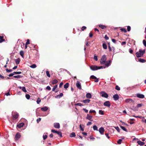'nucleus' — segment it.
Masks as SVG:
<instances>
[{"mask_svg":"<svg viewBox=\"0 0 146 146\" xmlns=\"http://www.w3.org/2000/svg\"><path fill=\"white\" fill-rule=\"evenodd\" d=\"M129 52L130 53H131V54H132L133 52V50H132L131 49H129Z\"/></svg>","mask_w":146,"mask_h":146,"instance_id":"obj_64","label":"nucleus"},{"mask_svg":"<svg viewBox=\"0 0 146 146\" xmlns=\"http://www.w3.org/2000/svg\"><path fill=\"white\" fill-rule=\"evenodd\" d=\"M63 84V83L62 82H61L59 85V87L61 88Z\"/></svg>","mask_w":146,"mask_h":146,"instance_id":"obj_63","label":"nucleus"},{"mask_svg":"<svg viewBox=\"0 0 146 146\" xmlns=\"http://www.w3.org/2000/svg\"><path fill=\"white\" fill-rule=\"evenodd\" d=\"M122 141V140L121 139H119L117 141V143L119 144H121V142Z\"/></svg>","mask_w":146,"mask_h":146,"instance_id":"obj_42","label":"nucleus"},{"mask_svg":"<svg viewBox=\"0 0 146 146\" xmlns=\"http://www.w3.org/2000/svg\"><path fill=\"white\" fill-rule=\"evenodd\" d=\"M86 97L87 98L90 99L92 97V95L90 93H88L86 94Z\"/></svg>","mask_w":146,"mask_h":146,"instance_id":"obj_14","label":"nucleus"},{"mask_svg":"<svg viewBox=\"0 0 146 146\" xmlns=\"http://www.w3.org/2000/svg\"><path fill=\"white\" fill-rule=\"evenodd\" d=\"M90 69L91 70H95L99 69L98 66H92L90 67Z\"/></svg>","mask_w":146,"mask_h":146,"instance_id":"obj_7","label":"nucleus"},{"mask_svg":"<svg viewBox=\"0 0 146 146\" xmlns=\"http://www.w3.org/2000/svg\"><path fill=\"white\" fill-rule=\"evenodd\" d=\"M20 59L19 58H18L17 59H16L15 60V62L16 64H19L20 62Z\"/></svg>","mask_w":146,"mask_h":146,"instance_id":"obj_25","label":"nucleus"},{"mask_svg":"<svg viewBox=\"0 0 146 146\" xmlns=\"http://www.w3.org/2000/svg\"><path fill=\"white\" fill-rule=\"evenodd\" d=\"M90 113H96V112L94 110H90L89 111Z\"/></svg>","mask_w":146,"mask_h":146,"instance_id":"obj_49","label":"nucleus"},{"mask_svg":"<svg viewBox=\"0 0 146 146\" xmlns=\"http://www.w3.org/2000/svg\"><path fill=\"white\" fill-rule=\"evenodd\" d=\"M76 134L75 133L72 132L70 135L69 136L70 137H74L76 136Z\"/></svg>","mask_w":146,"mask_h":146,"instance_id":"obj_20","label":"nucleus"},{"mask_svg":"<svg viewBox=\"0 0 146 146\" xmlns=\"http://www.w3.org/2000/svg\"><path fill=\"white\" fill-rule=\"evenodd\" d=\"M99 131L100 133L102 134H103L104 133V128H99Z\"/></svg>","mask_w":146,"mask_h":146,"instance_id":"obj_17","label":"nucleus"},{"mask_svg":"<svg viewBox=\"0 0 146 146\" xmlns=\"http://www.w3.org/2000/svg\"><path fill=\"white\" fill-rule=\"evenodd\" d=\"M20 54L22 57H24V52L23 51H21L20 52Z\"/></svg>","mask_w":146,"mask_h":146,"instance_id":"obj_31","label":"nucleus"},{"mask_svg":"<svg viewBox=\"0 0 146 146\" xmlns=\"http://www.w3.org/2000/svg\"><path fill=\"white\" fill-rule=\"evenodd\" d=\"M63 94L62 93H61L59 95L56 96V97H59V98L62 97L63 96Z\"/></svg>","mask_w":146,"mask_h":146,"instance_id":"obj_37","label":"nucleus"},{"mask_svg":"<svg viewBox=\"0 0 146 146\" xmlns=\"http://www.w3.org/2000/svg\"><path fill=\"white\" fill-rule=\"evenodd\" d=\"M25 97H26V98H27V99H29V98L30 97V96L28 94H26L25 95Z\"/></svg>","mask_w":146,"mask_h":146,"instance_id":"obj_41","label":"nucleus"},{"mask_svg":"<svg viewBox=\"0 0 146 146\" xmlns=\"http://www.w3.org/2000/svg\"><path fill=\"white\" fill-rule=\"evenodd\" d=\"M131 30V27L129 26H128L127 27V30L128 31H129Z\"/></svg>","mask_w":146,"mask_h":146,"instance_id":"obj_56","label":"nucleus"},{"mask_svg":"<svg viewBox=\"0 0 146 146\" xmlns=\"http://www.w3.org/2000/svg\"><path fill=\"white\" fill-rule=\"evenodd\" d=\"M99 26L102 29H104L106 27V26L102 25H99Z\"/></svg>","mask_w":146,"mask_h":146,"instance_id":"obj_23","label":"nucleus"},{"mask_svg":"<svg viewBox=\"0 0 146 146\" xmlns=\"http://www.w3.org/2000/svg\"><path fill=\"white\" fill-rule=\"evenodd\" d=\"M99 113L101 115H104V111L102 110H99Z\"/></svg>","mask_w":146,"mask_h":146,"instance_id":"obj_29","label":"nucleus"},{"mask_svg":"<svg viewBox=\"0 0 146 146\" xmlns=\"http://www.w3.org/2000/svg\"><path fill=\"white\" fill-rule=\"evenodd\" d=\"M101 96L105 98H107L108 97V95L106 92H101L100 93Z\"/></svg>","mask_w":146,"mask_h":146,"instance_id":"obj_4","label":"nucleus"},{"mask_svg":"<svg viewBox=\"0 0 146 146\" xmlns=\"http://www.w3.org/2000/svg\"><path fill=\"white\" fill-rule=\"evenodd\" d=\"M137 143H138V144L139 145H143L145 144L144 142H143L141 141H139V140L138 141H137Z\"/></svg>","mask_w":146,"mask_h":146,"instance_id":"obj_15","label":"nucleus"},{"mask_svg":"<svg viewBox=\"0 0 146 146\" xmlns=\"http://www.w3.org/2000/svg\"><path fill=\"white\" fill-rule=\"evenodd\" d=\"M136 56L137 57H140L142 55L139 52H137L136 53Z\"/></svg>","mask_w":146,"mask_h":146,"instance_id":"obj_24","label":"nucleus"},{"mask_svg":"<svg viewBox=\"0 0 146 146\" xmlns=\"http://www.w3.org/2000/svg\"><path fill=\"white\" fill-rule=\"evenodd\" d=\"M22 90L24 92H26L27 91L26 90V88L25 87H23L22 88Z\"/></svg>","mask_w":146,"mask_h":146,"instance_id":"obj_36","label":"nucleus"},{"mask_svg":"<svg viewBox=\"0 0 146 146\" xmlns=\"http://www.w3.org/2000/svg\"><path fill=\"white\" fill-rule=\"evenodd\" d=\"M139 53L140 54H141V55H142L144 54L145 53V50H142L140 49L139 51Z\"/></svg>","mask_w":146,"mask_h":146,"instance_id":"obj_21","label":"nucleus"},{"mask_svg":"<svg viewBox=\"0 0 146 146\" xmlns=\"http://www.w3.org/2000/svg\"><path fill=\"white\" fill-rule=\"evenodd\" d=\"M75 106H83V105L80 103H78L75 104Z\"/></svg>","mask_w":146,"mask_h":146,"instance_id":"obj_46","label":"nucleus"},{"mask_svg":"<svg viewBox=\"0 0 146 146\" xmlns=\"http://www.w3.org/2000/svg\"><path fill=\"white\" fill-rule=\"evenodd\" d=\"M142 106L141 104H138L137 105V107L138 108L141 107Z\"/></svg>","mask_w":146,"mask_h":146,"instance_id":"obj_53","label":"nucleus"},{"mask_svg":"<svg viewBox=\"0 0 146 146\" xmlns=\"http://www.w3.org/2000/svg\"><path fill=\"white\" fill-rule=\"evenodd\" d=\"M82 134L84 136H86L87 135V133L85 132H82Z\"/></svg>","mask_w":146,"mask_h":146,"instance_id":"obj_62","label":"nucleus"},{"mask_svg":"<svg viewBox=\"0 0 146 146\" xmlns=\"http://www.w3.org/2000/svg\"><path fill=\"white\" fill-rule=\"evenodd\" d=\"M21 73V72H14V74H20Z\"/></svg>","mask_w":146,"mask_h":146,"instance_id":"obj_39","label":"nucleus"},{"mask_svg":"<svg viewBox=\"0 0 146 146\" xmlns=\"http://www.w3.org/2000/svg\"><path fill=\"white\" fill-rule=\"evenodd\" d=\"M90 78L92 79H96V77L94 75H92L90 76Z\"/></svg>","mask_w":146,"mask_h":146,"instance_id":"obj_52","label":"nucleus"},{"mask_svg":"<svg viewBox=\"0 0 146 146\" xmlns=\"http://www.w3.org/2000/svg\"><path fill=\"white\" fill-rule=\"evenodd\" d=\"M4 40L3 39V36H0V43L2 42Z\"/></svg>","mask_w":146,"mask_h":146,"instance_id":"obj_27","label":"nucleus"},{"mask_svg":"<svg viewBox=\"0 0 146 146\" xmlns=\"http://www.w3.org/2000/svg\"><path fill=\"white\" fill-rule=\"evenodd\" d=\"M139 61L141 62H146V60L140 58L139 60Z\"/></svg>","mask_w":146,"mask_h":146,"instance_id":"obj_33","label":"nucleus"},{"mask_svg":"<svg viewBox=\"0 0 146 146\" xmlns=\"http://www.w3.org/2000/svg\"><path fill=\"white\" fill-rule=\"evenodd\" d=\"M113 98L116 101L119 99V96L117 94H116L113 96Z\"/></svg>","mask_w":146,"mask_h":146,"instance_id":"obj_10","label":"nucleus"},{"mask_svg":"<svg viewBox=\"0 0 146 146\" xmlns=\"http://www.w3.org/2000/svg\"><path fill=\"white\" fill-rule=\"evenodd\" d=\"M90 101V100L89 99H86L83 101V102L84 103H89Z\"/></svg>","mask_w":146,"mask_h":146,"instance_id":"obj_22","label":"nucleus"},{"mask_svg":"<svg viewBox=\"0 0 146 146\" xmlns=\"http://www.w3.org/2000/svg\"><path fill=\"white\" fill-rule=\"evenodd\" d=\"M24 125V123H22L17 125V126L18 128H21V127H23Z\"/></svg>","mask_w":146,"mask_h":146,"instance_id":"obj_13","label":"nucleus"},{"mask_svg":"<svg viewBox=\"0 0 146 146\" xmlns=\"http://www.w3.org/2000/svg\"><path fill=\"white\" fill-rule=\"evenodd\" d=\"M133 110L135 111H137L138 110V108L137 107L133 108Z\"/></svg>","mask_w":146,"mask_h":146,"instance_id":"obj_48","label":"nucleus"},{"mask_svg":"<svg viewBox=\"0 0 146 146\" xmlns=\"http://www.w3.org/2000/svg\"><path fill=\"white\" fill-rule=\"evenodd\" d=\"M57 86H58L57 85H56L52 89V91H55V90L56 89L57 87Z\"/></svg>","mask_w":146,"mask_h":146,"instance_id":"obj_40","label":"nucleus"},{"mask_svg":"<svg viewBox=\"0 0 146 146\" xmlns=\"http://www.w3.org/2000/svg\"><path fill=\"white\" fill-rule=\"evenodd\" d=\"M77 87L79 89L81 90L82 89L81 83L79 81H77L76 84Z\"/></svg>","mask_w":146,"mask_h":146,"instance_id":"obj_6","label":"nucleus"},{"mask_svg":"<svg viewBox=\"0 0 146 146\" xmlns=\"http://www.w3.org/2000/svg\"><path fill=\"white\" fill-rule=\"evenodd\" d=\"M125 102L127 103H128V102L131 103V102H133V101L131 99H126L125 100Z\"/></svg>","mask_w":146,"mask_h":146,"instance_id":"obj_16","label":"nucleus"},{"mask_svg":"<svg viewBox=\"0 0 146 146\" xmlns=\"http://www.w3.org/2000/svg\"><path fill=\"white\" fill-rule=\"evenodd\" d=\"M106 62V63L105 64V65L106 67H108L110 65L111 63V60H109L107 61Z\"/></svg>","mask_w":146,"mask_h":146,"instance_id":"obj_11","label":"nucleus"},{"mask_svg":"<svg viewBox=\"0 0 146 146\" xmlns=\"http://www.w3.org/2000/svg\"><path fill=\"white\" fill-rule=\"evenodd\" d=\"M21 137L20 133L19 132H17L15 136V140H17L19 139Z\"/></svg>","mask_w":146,"mask_h":146,"instance_id":"obj_5","label":"nucleus"},{"mask_svg":"<svg viewBox=\"0 0 146 146\" xmlns=\"http://www.w3.org/2000/svg\"><path fill=\"white\" fill-rule=\"evenodd\" d=\"M104 106L110 107V103L109 101H106L104 102Z\"/></svg>","mask_w":146,"mask_h":146,"instance_id":"obj_8","label":"nucleus"},{"mask_svg":"<svg viewBox=\"0 0 146 146\" xmlns=\"http://www.w3.org/2000/svg\"><path fill=\"white\" fill-rule=\"evenodd\" d=\"M103 48L104 49H106L107 48V46L106 44L105 43H103L102 45Z\"/></svg>","mask_w":146,"mask_h":146,"instance_id":"obj_30","label":"nucleus"},{"mask_svg":"<svg viewBox=\"0 0 146 146\" xmlns=\"http://www.w3.org/2000/svg\"><path fill=\"white\" fill-rule=\"evenodd\" d=\"M90 138L91 139H92V140H93L94 141L95 138L93 137L92 136H90Z\"/></svg>","mask_w":146,"mask_h":146,"instance_id":"obj_58","label":"nucleus"},{"mask_svg":"<svg viewBox=\"0 0 146 146\" xmlns=\"http://www.w3.org/2000/svg\"><path fill=\"white\" fill-rule=\"evenodd\" d=\"M12 119L13 120H15L17 119L19 117V114L17 112H12Z\"/></svg>","mask_w":146,"mask_h":146,"instance_id":"obj_2","label":"nucleus"},{"mask_svg":"<svg viewBox=\"0 0 146 146\" xmlns=\"http://www.w3.org/2000/svg\"><path fill=\"white\" fill-rule=\"evenodd\" d=\"M30 44V40L29 39H27V42H26V45H28L29 44Z\"/></svg>","mask_w":146,"mask_h":146,"instance_id":"obj_54","label":"nucleus"},{"mask_svg":"<svg viewBox=\"0 0 146 146\" xmlns=\"http://www.w3.org/2000/svg\"><path fill=\"white\" fill-rule=\"evenodd\" d=\"M40 101H41V100H40V98H37V100L36 101L37 103L38 104H39L40 103Z\"/></svg>","mask_w":146,"mask_h":146,"instance_id":"obj_38","label":"nucleus"},{"mask_svg":"<svg viewBox=\"0 0 146 146\" xmlns=\"http://www.w3.org/2000/svg\"><path fill=\"white\" fill-rule=\"evenodd\" d=\"M41 110L44 111H46L48 109V108L46 106L44 107L41 108Z\"/></svg>","mask_w":146,"mask_h":146,"instance_id":"obj_19","label":"nucleus"},{"mask_svg":"<svg viewBox=\"0 0 146 146\" xmlns=\"http://www.w3.org/2000/svg\"><path fill=\"white\" fill-rule=\"evenodd\" d=\"M54 126L55 128H59L60 127L59 123H55L54 124Z\"/></svg>","mask_w":146,"mask_h":146,"instance_id":"obj_18","label":"nucleus"},{"mask_svg":"<svg viewBox=\"0 0 146 146\" xmlns=\"http://www.w3.org/2000/svg\"><path fill=\"white\" fill-rule=\"evenodd\" d=\"M115 89L117 90H120V88L118 86H116L115 87Z\"/></svg>","mask_w":146,"mask_h":146,"instance_id":"obj_47","label":"nucleus"},{"mask_svg":"<svg viewBox=\"0 0 146 146\" xmlns=\"http://www.w3.org/2000/svg\"><path fill=\"white\" fill-rule=\"evenodd\" d=\"M46 73L47 76L48 77H50V75L49 72L48 71H46Z\"/></svg>","mask_w":146,"mask_h":146,"instance_id":"obj_34","label":"nucleus"},{"mask_svg":"<svg viewBox=\"0 0 146 146\" xmlns=\"http://www.w3.org/2000/svg\"><path fill=\"white\" fill-rule=\"evenodd\" d=\"M13 77L17 78H20L22 77V76L21 75H17L14 76Z\"/></svg>","mask_w":146,"mask_h":146,"instance_id":"obj_28","label":"nucleus"},{"mask_svg":"<svg viewBox=\"0 0 146 146\" xmlns=\"http://www.w3.org/2000/svg\"><path fill=\"white\" fill-rule=\"evenodd\" d=\"M41 120V118H39L38 119H37L36 120V121L38 123L39 122H40Z\"/></svg>","mask_w":146,"mask_h":146,"instance_id":"obj_57","label":"nucleus"},{"mask_svg":"<svg viewBox=\"0 0 146 146\" xmlns=\"http://www.w3.org/2000/svg\"><path fill=\"white\" fill-rule=\"evenodd\" d=\"M136 96L137 97L139 98H143L144 97V96L142 94H137Z\"/></svg>","mask_w":146,"mask_h":146,"instance_id":"obj_12","label":"nucleus"},{"mask_svg":"<svg viewBox=\"0 0 146 146\" xmlns=\"http://www.w3.org/2000/svg\"><path fill=\"white\" fill-rule=\"evenodd\" d=\"M69 86V83H66L64 85V88L65 89H67L68 88Z\"/></svg>","mask_w":146,"mask_h":146,"instance_id":"obj_26","label":"nucleus"},{"mask_svg":"<svg viewBox=\"0 0 146 146\" xmlns=\"http://www.w3.org/2000/svg\"><path fill=\"white\" fill-rule=\"evenodd\" d=\"M32 68H35L36 67V66L35 64H33L30 66Z\"/></svg>","mask_w":146,"mask_h":146,"instance_id":"obj_35","label":"nucleus"},{"mask_svg":"<svg viewBox=\"0 0 146 146\" xmlns=\"http://www.w3.org/2000/svg\"><path fill=\"white\" fill-rule=\"evenodd\" d=\"M126 42L125 41L121 43V44L122 45H125L126 44Z\"/></svg>","mask_w":146,"mask_h":146,"instance_id":"obj_59","label":"nucleus"},{"mask_svg":"<svg viewBox=\"0 0 146 146\" xmlns=\"http://www.w3.org/2000/svg\"><path fill=\"white\" fill-rule=\"evenodd\" d=\"M86 27L85 26H83L82 27L81 29L82 31H84V30L86 29Z\"/></svg>","mask_w":146,"mask_h":146,"instance_id":"obj_55","label":"nucleus"},{"mask_svg":"<svg viewBox=\"0 0 146 146\" xmlns=\"http://www.w3.org/2000/svg\"><path fill=\"white\" fill-rule=\"evenodd\" d=\"M143 42L144 46L146 47V41L145 40H143Z\"/></svg>","mask_w":146,"mask_h":146,"instance_id":"obj_45","label":"nucleus"},{"mask_svg":"<svg viewBox=\"0 0 146 146\" xmlns=\"http://www.w3.org/2000/svg\"><path fill=\"white\" fill-rule=\"evenodd\" d=\"M104 38L106 40H108L109 38L106 35H105Z\"/></svg>","mask_w":146,"mask_h":146,"instance_id":"obj_60","label":"nucleus"},{"mask_svg":"<svg viewBox=\"0 0 146 146\" xmlns=\"http://www.w3.org/2000/svg\"><path fill=\"white\" fill-rule=\"evenodd\" d=\"M58 82V81L57 80H54L52 81V84H56Z\"/></svg>","mask_w":146,"mask_h":146,"instance_id":"obj_32","label":"nucleus"},{"mask_svg":"<svg viewBox=\"0 0 146 146\" xmlns=\"http://www.w3.org/2000/svg\"><path fill=\"white\" fill-rule=\"evenodd\" d=\"M107 60V57L105 55H103L101 58L100 60V64H104L106 63Z\"/></svg>","mask_w":146,"mask_h":146,"instance_id":"obj_1","label":"nucleus"},{"mask_svg":"<svg viewBox=\"0 0 146 146\" xmlns=\"http://www.w3.org/2000/svg\"><path fill=\"white\" fill-rule=\"evenodd\" d=\"M46 89L49 90H51V88L49 86H47L46 88Z\"/></svg>","mask_w":146,"mask_h":146,"instance_id":"obj_61","label":"nucleus"},{"mask_svg":"<svg viewBox=\"0 0 146 146\" xmlns=\"http://www.w3.org/2000/svg\"><path fill=\"white\" fill-rule=\"evenodd\" d=\"M121 31L124 32L125 33H126L127 32L126 30L124 28H122L121 29Z\"/></svg>","mask_w":146,"mask_h":146,"instance_id":"obj_44","label":"nucleus"},{"mask_svg":"<svg viewBox=\"0 0 146 146\" xmlns=\"http://www.w3.org/2000/svg\"><path fill=\"white\" fill-rule=\"evenodd\" d=\"M94 59L96 61H97L98 60L97 56L94 55Z\"/></svg>","mask_w":146,"mask_h":146,"instance_id":"obj_50","label":"nucleus"},{"mask_svg":"<svg viewBox=\"0 0 146 146\" xmlns=\"http://www.w3.org/2000/svg\"><path fill=\"white\" fill-rule=\"evenodd\" d=\"M6 71L7 72H10L12 71V70L11 69H6Z\"/></svg>","mask_w":146,"mask_h":146,"instance_id":"obj_51","label":"nucleus"},{"mask_svg":"<svg viewBox=\"0 0 146 146\" xmlns=\"http://www.w3.org/2000/svg\"><path fill=\"white\" fill-rule=\"evenodd\" d=\"M93 116L91 115H89L88 114L87 115L86 118L89 120L92 121H93Z\"/></svg>","mask_w":146,"mask_h":146,"instance_id":"obj_9","label":"nucleus"},{"mask_svg":"<svg viewBox=\"0 0 146 146\" xmlns=\"http://www.w3.org/2000/svg\"><path fill=\"white\" fill-rule=\"evenodd\" d=\"M47 135L46 134L45 135H43V137L44 140H45L47 137Z\"/></svg>","mask_w":146,"mask_h":146,"instance_id":"obj_43","label":"nucleus"},{"mask_svg":"<svg viewBox=\"0 0 146 146\" xmlns=\"http://www.w3.org/2000/svg\"><path fill=\"white\" fill-rule=\"evenodd\" d=\"M51 131L53 133H56L58 134V135L60 137H62V133L61 132L56 131L54 129H52Z\"/></svg>","mask_w":146,"mask_h":146,"instance_id":"obj_3","label":"nucleus"}]
</instances>
